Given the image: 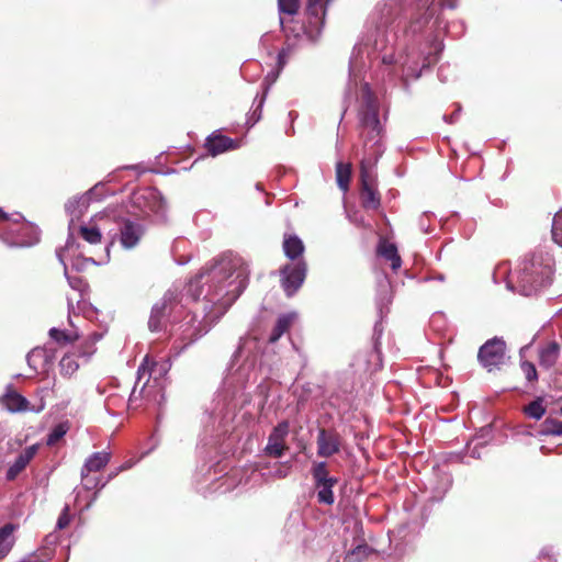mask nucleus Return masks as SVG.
Returning <instances> with one entry per match:
<instances>
[{
  "mask_svg": "<svg viewBox=\"0 0 562 562\" xmlns=\"http://www.w3.org/2000/svg\"><path fill=\"white\" fill-rule=\"evenodd\" d=\"M248 276V266L241 257L223 255L188 283L186 295L194 301L202 296L216 306L218 314H224L246 289Z\"/></svg>",
  "mask_w": 562,
  "mask_h": 562,
  "instance_id": "1",
  "label": "nucleus"
},
{
  "mask_svg": "<svg viewBox=\"0 0 562 562\" xmlns=\"http://www.w3.org/2000/svg\"><path fill=\"white\" fill-rule=\"evenodd\" d=\"M379 113L378 99L372 94L369 85L363 83L358 110V119L362 134H366L363 143L364 156L360 164V198L362 206L368 210H376L381 203L380 195L375 188V176L373 172L374 165L383 153L381 143L383 126Z\"/></svg>",
  "mask_w": 562,
  "mask_h": 562,
  "instance_id": "2",
  "label": "nucleus"
},
{
  "mask_svg": "<svg viewBox=\"0 0 562 562\" xmlns=\"http://www.w3.org/2000/svg\"><path fill=\"white\" fill-rule=\"evenodd\" d=\"M403 0H383L378 11L373 15L375 21V37L373 40V48L382 50L387 45H393L396 41V32L394 24L402 12ZM436 0H419L418 10L424 11L422 16L414 21L409 29L413 33L420 31L430 18L437 12Z\"/></svg>",
  "mask_w": 562,
  "mask_h": 562,
  "instance_id": "3",
  "label": "nucleus"
},
{
  "mask_svg": "<svg viewBox=\"0 0 562 562\" xmlns=\"http://www.w3.org/2000/svg\"><path fill=\"white\" fill-rule=\"evenodd\" d=\"M553 259L547 252H538L525 259L515 274L522 295H532L552 281Z\"/></svg>",
  "mask_w": 562,
  "mask_h": 562,
  "instance_id": "4",
  "label": "nucleus"
},
{
  "mask_svg": "<svg viewBox=\"0 0 562 562\" xmlns=\"http://www.w3.org/2000/svg\"><path fill=\"white\" fill-rule=\"evenodd\" d=\"M22 216L19 213L13 214L12 221L0 227V238L10 247H29L37 243L38 236L29 239L20 237V231H33L29 224L21 222Z\"/></svg>",
  "mask_w": 562,
  "mask_h": 562,
  "instance_id": "5",
  "label": "nucleus"
},
{
  "mask_svg": "<svg viewBox=\"0 0 562 562\" xmlns=\"http://www.w3.org/2000/svg\"><path fill=\"white\" fill-rule=\"evenodd\" d=\"M307 26L304 27L303 35L310 42H315L324 25V18L327 5L331 0H306Z\"/></svg>",
  "mask_w": 562,
  "mask_h": 562,
  "instance_id": "6",
  "label": "nucleus"
},
{
  "mask_svg": "<svg viewBox=\"0 0 562 562\" xmlns=\"http://www.w3.org/2000/svg\"><path fill=\"white\" fill-rule=\"evenodd\" d=\"M101 338H102V334L93 333L81 342V345L79 347L78 355H75V353L65 355L59 362L61 374L68 375V376L72 375L79 368V363L76 358L81 357L85 360H88L95 352L94 345Z\"/></svg>",
  "mask_w": 562,
  "mask_h": 562,
  "instance_id": "7",
  "label": "nucleus"
},
{
  "mask_svg": "<svg viewBox=\"0 0 562 562\" xmlns=\"http://www.w3.org/2000/svg\"><path fill=\"white\" fill-rule=\"evenodd\" d=\"M506 345L501 338L487 340L480 349L477 359L487 371L498 369L504 363Z\"/></svg>",
  "mask_w": 562,
  "mask_h": 562,
  "instance_id": "8",
  "label": "nucleus"
},
{
  "mask_svg": "<svg viewBox=\"0 0 562 562\" xmlns=\"http://www.w3.org/2000/svg\"><path fill=\"white\" fill-rule=\"evenodd\" d=\"M183 300V295L179 299V295L175 290H168L161 302L156 303L153 308L148 321V327L151 331L161 329L162 319L166 311H173Z\"/></svg>",
  "mask_w": 562,
  "mask_h": 562,
  "instance_id": "9",
  "label": "nucleus"
},
{
  "mask_svg": "<svg viewBox=\"0 0 562 562\" xmlns=\"http://www.w3.org/2000/svg\"><path fill=\"white\" fill-rule=\"evenodd\" d=\"M306 277V263L299 260L281 270V283L288 296H292L303 284Z\"/></svg>",
  "mask_w": 562,
  "mask_h": 562,
  "instance_id": "10",
  "label": "nucleus"
},
{
  "mask_svg": "<svg viewBox=\"0 0 562 562\" xmlns=\"http://www.w3.org/2000/svg\"><path fill=\"white\" fill-rule=\"evenodd\" d=\"M1 403L11 413H41L46 406L43 397H41L37 405H30V402L26 400V397L15 392L11 385L8 386L7 392L1 397Z\"/></svg>",
  "mask_w": 562,
  "mask_h": 562,
  "instance_id": "11",
  "label": "nucleus"
},
{
  "mask_svg": "<svg viewBox=\"0 0 562 562\" xmlns=\"http://www.w3.org/2000/svg\"><path fill=\"white\" fill-rule=\"evenodd\" d=\"M342 437L335 429H318L316 437L317 456L321 458H330L339 453L342 448Z\"/></svg>",
  "mask_w": 562,
  "mask_h": 562,
  "instance_id": "12",
  "label": "nucleus"
},
{
  "mask_svg": "<svg viewBox=\"0 0 562 562\" xmlns=\"http://www.w3.org/2000/svg\"><path fill=\"white\" fill-rule=\"evenodd\" d=\"M113 220L119 226V233L115 236H119L121 246L124 249H132L137 246L144 233L140 224L123 217L116 218L113 216Z\"/></svg>",
  "mask_w": 562,
  "mask_h": 562,
  "instance_id": "13",
  "label": "nucleus"
},
{
  "mask_svg": "<svg viewBox=\"0 0 562 562\" xmlns=\"http://www.w3.org/2000/svg\"><path fill=\"white\" fill-rule=\"evenodd\" d=\"M375 58H381V63L385 66L395 64L401 68V76L404 81L411 78L417 79L420 76L422 68L419 67L418 60L409 55L400 56L397 59H394L393 55L384 54L382 56L376 55Z\"/></svg>",
  "mask_w": 562,
  "mask_h": 562,
  "instance_id": "14",
  "label": "nucleus"
},
{
  "mask_svg": "<svg viewBox=\"0 0 562 562\" xmlns=\"http://www.w3.org/2000/svg\"><path fill=\"white\" fill-rule=\"evenodd\" d=\"M111 454L106 451H99L92 453L83 463L81 468V479L85 482V487L90 490L98 485V482H94L89 479V474L91 472L101 471L106 464L110 462Z\"/></svg>",
  "mask_w": 562,
  "mask_h": 562,
  "instance_id": "15",
  "label": "nucleus"
},
{
  "mask_svg": "<svg viewBox=\"0 0 562 562\" xmlns=\"http://www.w3.org/2000/svg\"><path fill=\"white\" fill-rule=\"evenodd\" d=\"M289 434V423L278 424L268 438L266 452L274 458H280L285 450V438Z\"/></svg>",
  "mask_w": 562,
  "mask_h": 562,
  "instance_id": "16",
  "label": "nucleus"
},
{
  "mask_svg": "<svg viewBox=\"0 0 562 562\" xmlns=\"http://www.w3.org/2000/svg\"><path fill=\"white\" fill-rule=\"evenodd\" d=\"M40 448L38 443L26 447L9 467L5 477L9 481L14 480L35 457Z\"/></svg>",
  "mask_w": 562,
  "mask_h": 562,
  "instance_id": "17",
  "label": "nucleus"
},
{
  "mask_svg": "<svg viewBox=\"0 0 562 562\" xmlns=\"http://www.w3.org/2000/svg\"><path fill=\"white\" fill-rule=\"evenodd\" d=\"M140 200L148 201V205H146V207H148L149 211L156 214L165 213V201L158 191L147 189L136 193L134 196L135 203H139Z\"/></svg>",
  "mask_w": 562,
  "mask_h": 562,
  "instance_id": "18",
  "label": "nucleus"
},
{
  "mask_svg": "<svg viewBox=\"0 0 562 562\" xmlns=\"http://www.w3.org/2000/svg\"><path fill=\"white\" fill-rule=\"evenodd\" d=\"M181 327H184L181 334L184 346L192 344L207 331V327L202 322H198L194 315L189 316V319Z\"/></svg>",
  "mask_w": 562,
  "mask_h": 562,
  "instance_id": "19",
  "label": "nucleus"
},
{
  "mask_svg": "<svg viewBox=\"0 0 562 562\" xmlns=\"http://www.w3.org/2000/svg\"><path fill=\"white\" fill-rule=\"evenodd\" d=\"M539 432L546 436H562V407L546 418Z\"/></svg>",
  "mask_w": 562,
  "mask_h": 562,
  "instance_id": "20",
  "label": "nucleus"
},
{
  "mask_svg": "<svg viewBox=\"0 0 562 562\" xmlns=\"http://www.w3.org/2000/svg\"><path fill=\"white\" fill-rule=\"evenodd\" d=\"M367 53L368 56H370V52H369V43H366V44H360V45H357L353 49V53H352V56L350 58V63H349V77H350V80H349V85H348V92L351 90V82L352 80L355 81V85H357V78H358V74L357 71L359 70V67H360V60L362 58V55Z\"/></svg>",
  "mask_w": 562,
  "mask_h": 562,
  "instance_id": "21",
  "label": "nucleus"
},
{
  "mask_svg": "<svg viewBox=\"0 0 562 562\" xmlns=\"http://www.w3.org/2000/svg\"><path fill=\"white\" fill-rule=\"evenodd\" d=\"M205 147L212 156L235 148L233 139L223 135H213L206 139Z\"/></svg>",
  "mask_w": 562,
  "mask_h": 562,
  "instance_id": "22",
  "label": "nucleus"
},
{
  "mask_svg": "<svg viewBox=\"0 0 562 562\" xmlns=\"http://www.w3.org/2000/svg\"><path fill=\"white\" fill-rule=\"evenodd\" d=\"M295 318H296L295 313H288V314L280 315L277 319V323H276L272 331H271L269 341L271 344L278 341L280 339V337L289 330V328L291 327V325L293 324Z\"/></svg>",
  "mask_w": 562,
  "mask_h": 562,
  "instance_id": "23",
  "label": "nucleus"
},
{
  "mask_svg": "<svg viewBox=\"0 0 562 562\" xmlns=\"http://www.w3.org/2000/svg\"><path fill=\"white\" fill-rule=\"evenodd\" d=\"M560 347L558 342L551 341L546 347L541 348L539 352V363L544 368H551L555 364L559 358Z\"/></svg>",
  "mask_w": 562,
  "mask_h": 562,
  "instance_id": "24",
  "label": "nucleus"
},
{
  "mask_svg": "<svg viewBox=\"0 0 562 562\" xmlns=\"http://www.w3.org/2000/svg\"><path fill=\"white\" fill-rule=\"evenodd\" d=\"M15 526L7 524L0 528V558H4L12 549L14 538Z\"/></svg>",
  "mask_w": 562,
  "mask_h": 562,
  "instance_id": "25",
  "label": "nucleus"
},
{
  "mask_svg": "<svg viewBox=\"0 0 562 562\" xmlns=\"http://www.w3.org/2000/svg\"><path fill=\"white\" fill-rule=\"evenodd\" d=\"M378 254L391 262L393 270H397L401 267L402 260L394 244L385 240L381 241L378 247Z\"/></svg>",
  "mask_w": 562,
  "mask_h": 562,
  "instance_id": "26",
  "label": "nucleus"
},
{
  "mask_svg": "<svg viewBox=\"0 0 562 562\" xmlns=\"http://www.w3.org/2000/svg\"><path fill=\"white\" fill-rule=\"evenodd\" d=\"M283 250L290 260L300 258L304 251L303 241L297 236H289L284 238Z\"/></svg>",
  "mask_w": 562,
  "mask_h": 562,
  "instance_id": "27",
  "label": "nucleus"
},
{
  "mask_svg": "<svg viewBox=\"0 0 562 562\" xmlns=\"http://www.w3.org/2000/svg\"><path fill=\"white\" fill-rule=\"evenodd\" d=\"M88 206L86 198L75 199L66 204V211L70 214L71 220L69 223V229L72 228L74 221L79 220Z\"/></svg>",
  "mask_w": 562,
  "mask_h": 562,
  "instance_id": "28",
  "label": "nucleus"
},
{
  "mask_svg": "<svg viewBox=\"0 0 562 562\" xmlns=\"http://www.w3.org/2000/svg\"><path fill=\"white\" fill-rule=\"evenodd\" d=\"M49 337L58 344H70L79 339V333L77 329L63 330L56 327L49 329Z\"/></svg>",
  "mask_w": 562,
  "mask_h": 562,
  "instance_id": "29",
  "label": "nucleus"
},
{
  "mask_svg": "<svg viewBox=\"0 0 562 562\" xmlns=\"http://www.w3.org/2000/svg\"><path fill=\"white\" fill-rule=\"evenodd\" d=\"M336 484L337 482H325L315 484V487L317 490V499L319 503L331 505L335 502L333 487Z\"/></svg>",
  "mask_w": 562,
  "mask_h": 562,
  "instance_id": "30",
  "label": "nucleus"
},
{
  "mask_svg": "<svg viewBox=\"0 0 562 562\" xmlns=\"http://www.w3.org/2000/svg\"><path fill=\"white\" fill-rule=\"evenodd\" d=\"M312 475L315 484L325 482H338L336 477L329 475L327 464L324 461L313 463Z\"/></svg>",
  "mask_w": 562,
  "mask_h": 562,
  "instance_id": "31",
  "label": "nucleus"
},
{
  "mask_svg": "<svg viewBox=\"0 0 562 562\" xmlns=\"http://www.w3.org/2000/svg\"><path fill=\"white\" fill-rule=\"evenodd\" d=\"M351 177V166L349 164L338 162L336 165V178L338 187L346 192Z\"/></svg>",
  "mask_w": 562,
  "mask_h": 562,
  "instance_id": "32",
  "label": "nucleus"
},
{
  "mask_svg": "<svg viewBox=\"0 0 562 562\" xmlns=\"http://www.w3.org/2000/svg\"><path fill=\"white\" fill-rule=\"evenodd\" d=\"M69 430V425L67 422L59 423L56 425L47 436L46 445L54 446L56 445Z\"/></svg>",
  "mask_w": 562,
  "mask_h": 562,
  "instance_id": "33",
  "label": "nucleus"
},
{
  "mask_svg": "<svg viewBox=\"0 0 562 562\" xmlns=\"http://www.w3.org/2000/svg\"><path fill=\"white\" fill-rule=\"evenodd\" d=\"M80 234L86 241L92 245L99 244L102 238L100 229L93 226H80Z\"/></svg>",
  "mask_w": 562,
  "mask_h": 562,
  "instance_id": "34",
  "label": "nucleus"
},
{
  "mask_svg": "<svg viewBox=\"0 0 562 562\" xmlns=\"http://www.w3.org/2000/svg\"><path fill=\"white\" fill-rule=\"evenodd\" d=\"M525 413L533 419H537V420L541 419L546 413V409L542 405V401L536 400V401L531 402L528 406H526Z\"/></svg>",
  "mask_w": 562,
  "mask_h": 562,
  "instance_id": "35",
  "label": "nucleus"
},
{
  "mask_svg": "<svg viewBox=\"0 0 562 562\" xmlns=\"http://www.w3.org/2000/svg\"><path fill=\"white\" fill-rule=\"evenodd\" d=\"M46 358V353L41 348H35L32 351H30L26 356V361L30 368L37 371L38 364L41 361H44Z\"/></svg>",
  "mask_w": 562,
  "mask_h": 562,
  "instance_id": "36",
  "label": "nucleus"
},
{
  "mask_svg": "<svg viewBox=\"0 0 562 562\" xmlns=\"http://www.w3.org/2000/svg\"><path fill=\"white\" fill-rule=\"evenodd\" d=\"M552 238L554 243L562 247V210H560L553 217Z\"/></svg>",
  "mask_w": 562,
  "mask_h": 562,
  "instance_id": "37",
  "label": "nucleus"
},
{
  "mask_svg": "<svg viewBox=\"0 0 562 562\" xmlns=\"http://www.w3.org/2000/svg\"><path fill=\"white\" fill-rule=\"evenodd\" d=\"M64 251L63 249L58 250L57 251V257L59 259V261L64 265V267H66L65 262H64ZM65 276L68 280V283L70 285V288H72L74 290H77V291H82L83 289V282L82 280L79 278V277H70L68 276V272H67V268H65Z\"/></svg>",
  "mask_w": 562,
  "mask_h": 562,
  "instance_id": "38",
  "label": "nucleus"
},
{
  "mask_svg": "<svg viewBox=\"0 0 562 562\" xmlns=\"http://www.w3.org/2000/svg\"><path fill=\"white\" fill-rule=\"evenodd\" d=\"M265 100H266L265 94L261 95L260 98L257 97L255 99V102L258 101V104L256 105V108L252 110L251 114L247 119V124L252 126L261 119V112H262V106H263Z\"/></svg>",
  "mask_w": 562,
  "mask_h": 562,
  "instance_id": "39",
  "label": "nucleus"
},
{
  "mask_svg": "<svg viewBox=\"0 0 562 562\" xmlns=\"http://www.w3.org/2000/svg\"><path fill=\"white\" fill-rule=\"evenodd\" d=\"M279 10L281 13L294 15L299 9V0H278Z\"/></svg>",
  "mask_w": 562,
  "mask_h": 562,
  "instance_id": "40",
  "label": "nucleus"
},
{
  "mask_svg": "<svg viewBox=\"0 0 562 562\" xmlns=\"http://www.w3.org/2000/svg\"><path fill=\"white\" fill-rule=\"evenodd\" d=\"M70 520H71V517L69 514V506L66 505L57 519V524H56L57 529H60V530L65 529L66 527L69 526Z\"/></svg>",
  "mask_w": 562,
  "mask_h": 562,
  "instance_id": "41",
  "label": "nucleus"
},
{
  "mask_svg": "<svg viewBox=\"0 0 562 562\" xmlns=\"http://www.w3.org/2000/svg\"><path fill=\"white\" fill-rule=\"evenodd\" d=\"M521 370L528 381L537 380V370H536V367L531 362L524 361L521 363Z\"/></svg>",
  "mask_w": 562,
  "mask_h": 562,
  "instance_id": "42",
  "label": "nucleus"
},
{
  "mask_svg": "<svg viewBox=\"0 0 562 562\" xmlns=\"http://www.w3.org/2000/svg\"><path fill=\"white\" fill-rule=\"evenodd\" d=\"M203 301H204V303H203V311L205 312V317L210 318L211 322H214L213 308L215 310L214 314H215L216 318L220 317L222 314H218L217 308H216L215 305H213L212 303L206 302V300H204V299H203Z\"/></svg>",
  "mask_w": 562,
  "mask_h": 562,
  "instance_id": "43",
  "label": "nucleus"
},
{
  "mask_svg": "<svg viewBox=\"0 0 562 562\" xmlns=\"http://www.w3.org/2000/svg\"><path fill=\"white\" fill-rule=\"evenodd\" d=\"M292 49L290 45H286V47L282 48L281 52L278 55L279 64L283 66L286 63V59L289 58Z\"/></svg>",
  "mask_w": 562,
  "mask_h": 562,
  "instance_id": "44",
  "label": "nucleus"
},
{
  "mask_svg": "<svg viewBox=\"0 0 562 562\" xmlns=\"http://www.w3.org/2000/svg\"><path fill=\"white\" fill-rule=\"evenodd\" d=\"M117 401L123 402L122 398H117V397H108V400L105 401V408L112 415H115V413L112 409H113V406L117 405Z\"/></svg>",
  "mask_w": 562,
  "mask_h": 562,
  "instance_id": "45",
  "label": "nucleus"
},
{
  "mask_svg": "<svg viewBox=\"0 0 562 562\" xmlns=\"http://www.w3.org/2000/svg\"><path fill=\"white\" fill-rule=\"evenodd\" d=\"M168 370V363L167 362H162V363H154L151 369H150V373H161V372H166Z\"/></svg>",
  "mask_w": 562,
  "mask_h": 562,
  "instance_id": "46",
  "label": "nucleus"
},
{
  "mask_svg": "<svg viewBox=\"0 0 562 562\" xmlns=\"http://www.w3.org/2000/svg\"><path fill=\"white\" fill-rule=\"evenodd\" d=\"M12 218L13 215H9L2 209H0V220L4 223V225L12 221Z\"/></svg>",
  "mask_w": 562,
  "mask_h": 562,
  "instance_id": "47",
  "label": "nucleus"
},
{
  "mask_svg": "<svg viewBox=\"0 0 562 562\" xmlns=\"http://www.w3.org/2000/svg\"><path fill=\"white\" fill-rule=\"evenodd\" d=\"M435 61H436V57L429 53L428 56H426L424 58V63H423L422 67H428L430 64H432Z\"/></svg>",
  "mask_w": 562,
  "mask_h": 562,
  "instance_id": "48",
  "label": "nucleus"
},
{
  "mask_svg": "<svg viewBox=\"0 0 562 562\" xmlns=\"http://www.w3.org/2000/svg\"><path fill=\"white\" fill-rule=\"evenodd\" d=\"M30 233H33V236L34 237L35 235L37 236L36 232L33 229V231H23L21 229L20 231V237L22 238H26V236L30 234Z\"/></svg>",
  "mask_w": 562,
  "mask_h": 562,
  "instance_id": "49",
  "label": "nucleus"
},
{
  "mask_svg": "<svg viewBox=\"0 0 562 562\" xmlns=\"http://www.w3.org/2000/svg\"><path fill=\"white\" fill-rule=\"evenodd\" d=\"M146 373V368L144 364H142L138 370H137V374H138V379H142L143 375Z\"/></svg>",
  "mask_w": 562,
  "mask_h": 562,
  "instance_id": "50",
  "label": "nucleus"
},
{
  "mask_svg": "<svg viewBox=\"0 0 562 562\" xmlns=\"http://www.w3.org/2000/svg\"><path fill=\"white\" fill-rule=\"evenodd\" d=\"M135 394H136V390L134 389V390L132 391L131 395H130V398H128V405H130V406H131V405L134 403V401L136 400V395H135Z\"/></svg>",
  "mask_w": 562,
  "mask_h": 562,
  "instance_id": "51",
  "label": "nucleus"
},
{
  "mask_svg": "<svg viewBox=\"0 0 562 562\" xmlns=\"http://www.w3.org/2000/svg\"><path fill=\"white\" fill-rule=\"evenodd\" d=\"M439 4H440L441 7H448V8H450V9H453V8L456 7V5H454V3H452V2H448V1H442V2H440Z\"/></svg>",
  "mask_w": 562,
  "mask_h": 562,
  "instance_id": "52",
  "label": "nucleus"
},
{
  "mask_svg": "<svg viewBox=\"0 0 562 562\" xmlns=\"http://www.w3.org/2000/svg\"><path fill=\"white\" fill-rule=\"evenodd\" d=\"M471 456L473 458H480L481 457L479 451H477V445L471 450Z\"/></svg>",
  "mask_w": 562,
  "mask_h": 562,
  "instance_id": "53",
  "label": "nucleus"
},
{
  "mask_svg": "<svg viewBox=\"0 0 562 562\" xmlns=\"http://www.w3.org/2000/svg\"><path fill=\"white\" fill-rule=\"evenodd\" d=\"M72 245H74V241L70 238H68L65 250L69 251L71 249Z\"/></svg>",
  "mask_w": 562,
  "mask_h": 562,
  "instance_id": "54",
  "label": "nucleus"
},
{
  "mask_svg": "<svg viewBox=\"0 0 562 562\" xmlns=\"http://www.w3.org/2000/svg\"><path fill=\"white\" fill-rule=\"evenodd\" d=\"M72 310H74L72 302L70 301V299H68V312L71 313Z\"/></svg>",
  "mask_w": 562,
  "mask_h": 562,
  "instance_id": "55",
  "label": "nucleus"
},
{
  "mask_svg": "<svg viewBox=\"0 0 562 562\" xmlns=\"http://www.w3.org/2000/svg\"><path fill=\"white\" fill-rule=\"evenodd\" d=\"M278 475L279 477H284L286 475V471H279Z\"/></svg>",
  "mask_w": 562,
  "mask_h": 562,
  "instance_id": "56",
  "label": "nucleus"
},
{
  "mask_svg": "<svg viewBox=\"0 0 562 562\" xmlns=\"http://www.w3.org/2000/svg\"><path fill=\"white\" fill-rule=\"evenodd\" d=\"M441 49V44L437 43L435 47V52H439Z\"/></svg>",
  "mask_w": 562,
  "mask_h": 562,
  "instance_id": "57",
  "label": "nucleus"
},
{
  "mask_svg": "<svg viewBox=\"0 0 562 562\" xmlns=\"http://www.w3.org/2000/svg\"><path fill=\"white\" fill-rule=\"evenodd\" d=\"M103 217H111V214L106 211V212L104 213V215H102V216H101V218H103Z\"/></svg>",
  "mask_w": 562,
  "mask_h": 562,
  "instance_id": "58",
  "label": "nucleus"
},
{
  "mask_svg": "<svg viewBox=\"0 0 562 562\" xmlns=\"http://www.w3.org/2000/svg\"><path fill=\"white\" fill-rule=\"evenodd\" d=\"M507 288H508L509 290H512V289H513L512 280L507 282Z\"/></svg>",
  "mask_w": 562,
  "mask_h": 562,
  "instance_id": "59",
  "label": "nucleus"
},
{
  "mask_svg": "<svg viewBox=\"0 0 562 562\" xmlns=\"http://www.w3.org/2000/svg\"><path fill=\"white\" fill-rule=\"evenodd\" d=\"M355 223H356V224H358V225H360V224H361V222H360V221H358V220H355Z\"/></svg>",
  "mask_w": 562,
  "mask_h": 562,
  "instance_id": "60",
  "label": "nucleus"
}]
</instances>
